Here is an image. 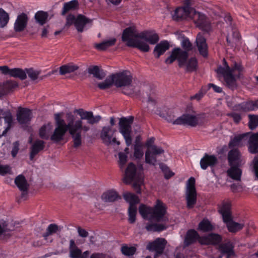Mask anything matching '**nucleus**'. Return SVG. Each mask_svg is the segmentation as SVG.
I'll list each match as a JSON object with an SVG mask.
<instances>
[{"label":"nucleus","instance_id":"nucleus-1","mask_svg":"<svg viewBox=\"0 0 258 258\" xmlns=\"http://www.w3.org/2000/svg\"><path fill=\"white\" fill-rule=\"evenodd\" d=\"M121 39L123 42H126V46L137 48L144 52L150 50L148 42L151 44H155L159 40L158 35L154 31H144L138 33L132 27L126 28L123 30Z\"/></svg>","mask_w":258,"mask_h":258},{"label":"nucleus","instance_id":"nucleus-2","mask_svg":"<svg viewBox=\"0 0 258 258\" xmlns=\"http://www.w3.org/2000/svg\"><path fill=\"white\" fill-rule=\"evenodd\" d=\"M224 67H219L216 70L217 74L224 77L226 86L232 90L236 88V79L239 78L244 71V68L240 62H233L230 67L225 59Z\"/></svg>","mask_w":258,"mask_h":258},{"label":"nucleus","instance_id":"nucleus-3","mask_svg":"<svg viewBox=\"0 0 258 258\" xmlns=\"http://www.w3.org/2000/svg\"><path fill=\"white\" fill-rule=\"evenodd\" d=\"M114 86L120 88L122 93L126 95H138L139 90L132 84L133 76L127 70L111 74Z\"/></svg>","mask_w":258,"mask_h":258},{"label":"nucleus","instance_id":"nucleus-4","mask_svg":"<svg viewBox=\"0 0 258 258\" xmlns=\"http://www.w3.org/2000/svg\"><path fill=\"white\" fill-rule=\"evenodd\" d=\"M139 211L142 217L145 219L154 220L156 222H167L168 218L165 216L166 207L165 205L157 200L153 208L141 205L139 208Z\"/></svg>","mask_w":258,"mask_h":258},{"label":"nucleus","instance_id":"nucleus-5","mask_svg":"<svg viewBox=\"0 0 258 258\" xmlns=\"http://www.w3.org/2000/svg\"><path fill=\"white\" fill-rule=\"evenodd\" d=\"M140 170L137 171L136 165L130 163L128 164L122 179L123 182L126 184H130L133 182V187L137 193H141V186L143 183L144 177L142 173L143 166L141 165Z\"/></svg>","mask_w":258,"mask_h":258},{"label":"nucleus","instance_id":"nucleus-6","mask_svg":"<svg viewBox=\"0 0 258 258\" xmlns=\"http://www.w3.org/2000/svg\"><path fill=\"white\" fill-rule=\"evenodd\" d=\"M92 20L83 15L79 14L76 17L73 14H69L66 17V21L64 28L68 29L74 25L77 31L82 33L84 31L85 26L87 24H92Z\"/></svg>","mask_w":258,"mask_h":258},{"label":"nucleus","instance_id":"nucleus-7","mask_svg":"<svg viewBox=\"0 0 258 258\" xmlns=\"http://www.w3.org/2000/svg\"><path fill=\"white\" fill-rule=\"evenodd\" d=\"M134 120V117L130 116L128 117H122L119 119V131L125 139L127 147L132 144V139L131 136L132 124Z\"/></svg>","mask_w":258,"mask_h":258},{"label":"nucleus","instance_id":"nucleus-8","mask_svg":"<svg viewBox=\"0 0 258 258\" xmlns=\"http://www.w3.org/2000/svg\"><path fill=\"white\" fill-rule=\"evenodd\" d=\"M205 118V114H190L186 113L178 117L173 122V124H186L190 126L195 127L198 124L203 122Z\"/></svg>","mask_w":258,"mask_h":258},{"label":"nucleus","instance_id":"nucleus-9","mask_svg":"<svg viewBox=\"0 0 258 258\" xmlns=\"http://www.w3.org/2000/svg\"><path fill=\"white\" fill-rule=\"evenodd\" d=\"M13 124V116L10 110L0 109V138L5 136Z\"/></svg>","mask_w":258,"mask_h":258},{"label":"nucleus","instance_id":"nucleus-10","mask_svg":"<svg viewBox=\"0 0 258 258\" xmlns=\"http://www.w3.org/2000/svg\"><path fill=\"white\" fill-rule=\"evenodd\" d=\"M188 56V52L181 50L180 48H175L172 50L170 56L166 59L165 62L171 64L175 59H177L179 67H183Z\"/></svg>","mask_w":258,"mask_h":258},{"label":"nucleus","instance_id":"nucleus-11","mask_svg":"<svg viewBox=\"0 0 258 258\" xmlns=\"http://www.w3.org/2000/svg\"><path fill=\"white\" fill-rule=\"evenodd\" d=\"M191 19L197 26L203 31L209 33L212 30L210 21L204 14L197 12L195 10Z\"/></svg>","mask_w":258,"mask_h":258},{"label":"nucleus","instance_id":"nucleus-12","mask_svg":"<svg viewBox=\"0 0 258 258\" xmlns=\"http://www.w3.org/2000/svg\"><path fill=\"white\" fill-rule=\"evenodd\" d=\"M82 127V120H78L75 121L74 127L70 128L69 133L73 139V147L78 148L82 145V139L81 132L80 131Z\"/></svg>","mask_w":258,"mask_h":258},{"label":"nucleus","instance_id":"nucleus-13","mask_svg":"<svg viewBox=\"0 0 258 258\" xmlns=\"http://www.w3.org/2000/svg\"><path fill=\"white\" fill-rule=\"evenodd\" d=\"M17 120L22 125L29 124L32 118V110L28 108L19 107L16 113Z\"/></svg>","mask_w":258,"mask_h":258},{"label":"nucleus","instance_id":"nucleus-14","mask_svg":"<svg viewBox=\"0 0 258 258\" xmlns=\"http://www.w3.org/2000/svg\"><path fill=\"white\" fill-rule=\"evenodd\" d=\"M115 131V130H112L110 126H104L102 128L100 133V138L104 144L106 145L114 144L117 145H120V142L117 141L116 138H112Z\"/></svg>","mask_w":258,"mask_h":258},{"label":"nucleus","instance_id":"nucleus-15","mask_svg":"<svg viewBox=\"0 0 258 258\" xmlns=\"http://www.w3.org/2000/svg\"><path fill=\"white\" fill-rule=\"evenodd\" d=\"M194 10V8L188 6L179 7L174 11L172 15L173 19L177 21L187 18L191 19Z\"/></svg>","mask_w":258,"mask_h":258},{"label":"nucleus","instance_id":"nucleus-16","mask_svg":"<svg viewBox=\"0 0 258 258\" xmlns=\"http://www.w3.org/2000/svg\"><path fill=\"white\" fill-rule=\"evenodd\" d=\"M164 150L160 147L154 146L151 149H148L145 153V162L147 163L155 165L157 162L158 155L163 154Z\"/></svg>","mask_w":258,"mask_h":258},{"label":"nucleus","instance_id":"nucleus-17","mask_svg":"<svg viewBox=\"0 0 258 258\" xmlns=\"http://www.w3.org/2000/svg\"><path fill=\"white\" fill-rule=\"evenodd\" d=\"M61 115L62 113H56L54 115V118L56 125V127H60V128H63L70 131V128L73 127L74 125V116L71 113L67 114V119L69 121L68 123L67 124L64 120L61 118Z\"/></svg>","mask_w":258,"mask_h":258},{"label":"nucleus","instance_id":"nucleus-18","mask_svg":"<svg viewBox=\"0 0 258 258\" xmlns=\"http://www.w3.org/2000/svg\"><path fill=\"white\" fill-rule=\"evenodd\" d=\"M0 71L4 75H9L11 77L18 78L21 80L27 78L25 71L20 68L10 69L7 66H2Z\"/></svg>","mask_w":258,"mask_h":258},{"label":"nucleus","instance_id":"nucleus-19","mask_svg":"<svg viewBox=\"0 0 258 258\" xmlns=\"http://www.w3.org/2000/svg\"><path fill=\"white\" fill-rule=\"evenodd\" d=\"M166 240L164 238H157L154 241L150 243L147 246V249L156 251L155 256L163 253L166 244Z\"/></svg>","mask_w":258,"mask_h":258},{"label":"nucleus","instance_id":"nucleus-20","mask_svg":"<svg viewBox=\"0 0 258 258\" xmlns=\"http://www.w3.org/2000/svg\"><path fill=\"white\" fill-rule=\"evenodd\" d=\"M76 112L80 116L81 120H87L88 123L94 124L98 123L101 119L100 115L94 116L92 111H84L83 109L76 110Z\"/></svg>","mask_w":258,"mask_h":258},{"label":"nucleus","instance_id":"nucleus-21","mask_svg":"<svg viewBox=\"0 0 258 258\" xmlns=\"http://www.w3.org/2000/svg\"><path fill=\"white\" fill-rule=\"evenodd\" d=\"M218 163L217 157L214 155L205 154L201 159L200 166L202 169L206 170L208 167H213Z\"/></svg>","mask_w":258,"mask_h":258},{"label":"nucleus","instance_id":"nucleus-22","mask_svg":"<svg viewBox=\"0 0 258 258\" xmlns=\"http://www.w3.org/2000/svg\"><path fill=\"white\" fill-rule=\"evenodd\" d=\"M228 161L229 166H240L242 159L239 150L233 149L229 151L228 153Z\"/></svg>","mask_w":258,"mask_h":258},{"label":"nucleus","instance_id":"nucleus-23","mask_svg":"<svg viewBox=\"0 0 258 258\" xmlns=\"http://www.w3.org/2000/svg\"><path fill=\"white\" fill-rule=\"evenodd\" d=\"M240 36L236 28H231V31L228 32L226 37V41L228 46L235 48L238 45L240 40Z\"/></svg>","mask_w":258,"mask_h":258},{"label":"nucleus","instance_id":"nucleus-24","mask_svg":"<svg viewBox=\"0 0 258 258\" xmlns=\"http://www.w3.org/2000/svg\"><path fill=\"white\" fill-rule=\"evenodd\" d=\"M234 244L230 241L221 243L219 246V250L223 255H226V258L235 256L234 250Z\"/></svg>","mask_w":258,"mask_h":258},{"label":"nucleus","instance_id":"nucleus-25","mask_svg":"<svg viewBox=\"0 0 258 258\" xmlns=\"http://www.w3.org/2000/svg\"><path fill=\"white\" fill-rule=\"evenodd\" d=\"M231 205L229 201H223L219 207L218 211L222 215L224 222H228L231 220Z\"/></svg>","mask_w":258,"mask_h":258},{"label":"nucleus","instance_id":"nucleus-26","mask_svg":"<svg viewBox=\"0 0 258 258\" xmlns=\"http://www.w3.org/2000/svg\"><path fill=\"white\" fill-rule=\"evenodd\" d=\"M28 17L25 13H22L18 16L14 24V30L16 32L23 31L27 26Z\"/></svg>","mask_w":258,"mask_h":258},{"label":"nucleus","instance_id":"nucleus-27","mask_svg":"<svg viewBox=\"0 0 258 258\" xmlns=\"http://www.w3.org/2000/svg\"><path fill=\"white\" fill-rule=\"evenodd\" d=\"M61 229L62 227L56 224H50L47 227L46 231L42 234V236L45 241L48 242L51 235L60 232ZM52 241L53 240L51 239L49 240V242H52Z\"/></svg>","mask_w":258,"mask_h":258},{"label":"nucleus","instance_id":"nucleus-28","mask_svg":"<svg viewBox=\"0 0 258 258\" xmlns=\"http://www.w3.org/2000/svg\"><path fill=\"white\" fill-rule=\"evenodd\" d=\"M196 43L200 54L204 57H207L208 55V46L206 39L200 33L197 35Z\"/></svg>","mask_w":258,"mask_h":258},{"label":"nucleus","instance_id":"nucleus-29","mask_svg":"<svg viewBox=\"0 0 258 258\" xmlns=\"http://www.w3.org/2000/svg\"><path fill=\"white\" fill-rule=\"evenodd\" d=\"M222 240L220 235L217 234H210L207 236L202 237L200 238V243L201 244H217Z\"/></svg>","mask_w":258,"mask_h":258},{"label":"nucleus","instance_id":"nucleus-30","mask_svg":"<svg viewBox=\"0 0 258 258\" xmlns=\"http://www.w3.org/2000/svg\"><path fill=\"white\" fill-rule=\"evenodd\" d=\"M201 237L196 230L193 229L189 230L186 233L184 240V245L185 246H188L195 243L197 240H198L200 242V238Z\"/></svg>","mask_w":258,"mask_h":258},{"label":"nucleus","instance_id":"nucleus-31","mask_svg":"<svg viewBox=\"0 0 258 258\" xmlns=\"http://www.w3.org/2000/svg\"><path fill=\"white\" fill-rule=\"evenodd\" d=\"M169 48V43L167 41H161L157 44L154 49L153 53L156 58H158Z\"/></svg>","mask_w":258,"mask_h":258},{"label":"nucleus","instance_id":"nucleus-32","mask_svg":"<svg viewBox=\"0 0 258 258\" xmlns=\"http://www.w3.org/2000/svg\"><path fill=\"white\" fill-rule=\"evenodd\" d=\"M248 151L252 154L258 153V132L252 134L249 137Z\"/></svg>","mask_w":258,"mask_h":258},{"label":"nucleus","instance_id":"nucleus-33","mask_svg":"<svg viewBox=\"0 0 258 258\" xmlns=\"http://www.w3.org/2000/svg\"><path fill=\"white\" fill-rule=\"evenodd\" d=\"M45 147V142L42 140H36L32 145L30 150V158L32 160L34 157Z\"/></svg>","mask_w":258,"mask_h":258},{"label":"nucleus","instance_id":"nucleus-34","mask_svg":"<svg viewBox=\"0 0 258 258\" xmlns=\"http://www.w3.org/2000/svg\"><path fill=\"white\" fill-rule=\"evenodd\" d=\"M230 168L227 171V175L233 180L240 181L242 174L241 170L239 168L240 166H230Z\"/></svg>","mask_w":258,"mask_h":258},{"label":"nucleus","instance_id":"nucleus-35","mask_svg":"<svg viewBox=\"0 0 258 258\" xmlns=\"http://www.w3.org/2000/svg\"><path fill=\"white\" fill-rule=\"evenodd\" d=\"M79 2L78 0H72L63 4V6L61 12L62 16L65 15L67 13L71 11H75L79 8Z\"/></svg>","mask_w":258,"mask_h":258},{"label":"nucleus","instance_id":"nucleus-36","mask_svg":"<svg viewBox=\"0 0 258 258\" xmlns=\"http://www.w3.org/2000/svg\"><path fill=\"white\" fill-rule=\"evenodd\" d=\"M14 224L13 222L7 223L6 222L0 224V236L3 234L7 237H10L12 236L10 232L15 230Z\"/></svg>","mask_w":258,"mask_h":258},{"label":"nucleus","instance_id":"nucleus-37","mask_svg":"<svg viewBox=\"0 0 258 258\" xmlns=\"http://www.w3.org/2000/svg\"><path fill=\"white\" fill-rule=\"evenodd\" d=\"M120 199V197L113 190H108L101 196V199L105 202H113Z\"/></svg>","mask_w":258,"mask_h":258},{"label":"nucleus","instance_id":"nucleus-38","mask_svg":"<svg viewBox=\"0 0 258 258\" xmlns=\"http://www.w3.org/2000/svg\"><path fill=\"white\" fill-rule=\"evenodd\" d=\"M176 112L172 109H169L166 107L163 108V110L159 113V115L164 118L168 122H172L175 120Z\"/></svg>","mask_w":258,"mask_h":258},{"label":"nucleus","instance_id":"nucleus-39","mask_svg":"<svg viewBox=\"0 0 258 258\" xmlns=\"http://www.w3.org/2000/svg\"><path fill=\"white\" fill-rule=\"evenodd\" d=\"M67 130L60 127H55L53 134L50 136V140L54 143H58L63 139Z\"/></svg>","mask_w":258,"mask_h":258},{"label":"nucleus","instance_id":"nucleus-40","mask_svg":"<svg viewBox=\"0 0 258 258\" xmlns=\"http://www.w3.org/2000/svg\"><path fill=\"white\" fill-rule=\"evenodd\" d=\"M185 198L188 209H192L197 203L196 191H186Z\"/></svg>","mask_w":258,"mask_h":258},{"label":"nucleus","instance_id":"nucleus-41","mask_svg":"<svg viewBox=\"0 0 258 258\" xmlns=\"http://www.w3.org/2000/svg\"><path fill=\"white\" fill-rule=\"evenodd\" d=\"M88 73L93 75V77L98 80H102L106 76L103 70H100L97 66H91L88 69Z\"/></svg>","mask_w":258,"mask_h":258},{"label":"nucleus","instance_id":"nucleus-42","mask_svg":"<svg viewBox=\"0 0 258 258\" xmlns=\"http://www.w3.org/2000/svg\"><path fill=\"white\" fill-rule=\"evenodd\" d=\"M79 69V67L78 66L73 63H69L60 67L59 72L60 75H64L67 74L73 73Z\"/></svg>","mask_w":258,"mask_h":258},{"label":"nucleus","instance_id":"nucleus-43","mask_svg":"<svg viewBox=\"0 0 258 258\" xmlns=\"http://www.w3.org/2000/svg\"><path fill=\"white\" fill-rule=\"evenodd\" d=\"M116 42V38H112L109 40L103 41L101 43L96 44L95 47L99 50L104 51L108 48L113 46L115 44Z\"/></svg>","mask_w":258,"mask_h":258},{"label":"nucleus","instance_id":"nucleus-44","mask_svg":"<svg viewBox=\"0 0 258 258\" xmlns=\"http://www.w3.org/2000/svg\"><path fill=\"white\" fill-rule=\"evenodd\" d=\"M250 133H247L243 134H241L235 137L229 143V146L230 148L234 147L236 146H242V141L245 139Z\"/></svg>","mask_w":258,"mask_h":258},{"label":"nucleus","instance_id":"nucleus-45","mask_svg":"<svg viewBox=\"0 0 258 258\" xmlns=\"http://www.w3.org/2000/svg\"><path fill=\"white\" fill-rule=\"evenodd\" d=\"M18 83L15 81L7 80L4 82L1 86V89L4 93H7L13 91L16 88L18 87Z\"/></svg>","mask_w":258,"mask_h":258},{"label":"nucleus","instance_id":"nucleus-46","mask_svg":"<svg viewBox=\"0 0 258 258\" xmlns=\"http://www.w3.org/2000/svg\"><path fill=\"white\" fill-rule=\"evenodd\" d=\"M185 71L192 72L196 71L198 67V61L195 57H191L188 60L186 59L185 63L183 65Z\"/></svg>","mask_w":258,"mask_h":258},{"label":"nucleus","instance_id":"nucleus-47","mask_svg":"<svg viewBox=\"0 0 258 258\" xmlns=\"http://www.w3.org/2000/svg\"><path fill=\"white\" fill-rule=\"evenodd\" d=\"M15 183L20 190L28 189L29 184L25 176L23 175H19L17 176L15 180Z\"/></svg>","mask_w":258,"mask_h":258},{"label":"nucleus","instance_id":"nucleus-48","mask_svg":"<svg viewBox=\"0 0 258 258\" xmlns=\"http://www.w3.org/2000/svg\"><path fill=\"white\" fill-rule=\"evenodd\" d=\"M52 126L50 124L43 125L39 130V136L42 139L48 140L51 133Z\"/></svg>","mask_w":258,"mask_h":258},{"label":"nucleus","instance_id":"nucleus-49","mask_svg":"<svg viewBox=\"0 0 258 258\" xmlns=\"http://www.w3.org/2000/svg\"><path fill=\"white\" fill-rule=\"evenodd\" d=\"M227 225V228L229 232L235 233L244 227L243 224L238 223L232 221V219L228 222H224Z\"/></svg>","mask_w":258,"mask_h":258},{"label":"nucleus","instance_id":"nucleus-50","mask_svg":"<svg viewBox=\"0 0 258 258\" xmlns=\"http://www.w3.org/2000/svg\"><path fill=\"white\" fill-rule=\"evenodd\" d=\"M48 17L47 12L40 11L37 12L35 15V19L36 21L40 25H43L47 22Z\"/></svg>","mask_w":258,"mask_h":258},{"label":"nucleus","instance_id":"nucleus-51","mask_svg":"<svg viewBox=\"0 0 258 258\" xmlns=\"http://www.w3.org/2000/svg\"><path fill=\"white\" fill-rule=\"evenodd\" d=\"M167 227L163 224L148 223L146 226V229L148 231L160 232L166 229Z\"/></svg>","mask_w":258,"mask_h":258},{"label":"nucleus","instance_id":"nucleus-52","mask_svg":"<svg viewBox=\"0 0 258 258\" xmlns=\"http://www.w3.org/2000/svg\"><path fill=\"white\" fill-rule=\"evenodd\" d=\"M125 201L130 203V206H136L140 202L139 198L134 194L126 193L123 195Z\"/></svg>","mask_w":258,"mask_h":258},{"label":"nucleus","instance_id":"nucleus-53","mask_svg":"<svg viewBox=\"0 0 258 258\" xmlns=\"http://www.w3.org/2000/svg\"><path fill=\"white\" fill-rule=\"evenodd\" d=\"M112 85H114V83L111 75L108 76L105 79L104 81L99 83L97 85L98 88L101 90H105L108 89L110 88Z\"/></svg>","mask_w":258,"mask_h":258},{"label":"nucleus","instance_id":"nucleus-54","mask_svg":"<svg viewBox=\"0 0 258 258\" xmlns=\"http://www.w3.org/2000/svg\"><path fill=\"white\" fill-rule=\"evenodd\" d=\"M9 15L3 9L0 8V28L7 26L9 21Z\"/></svg>","mask_w":258,"mask_h":258},{"label":"nucleus","instance_id":"nucleus-55","mask_svg":"<svg viewBox=\"0 0 258 258\" xmlns=\"http://www.w3.org/2000/svg\"><path fill=\"white\" fill-rule=\"evenodd\" d=\"M198 229L203 232H208L213 229V226L208 220H203L199 223Z\"/></svg>","mask_w":258,"mask_h":258},{"label":"nucleus","instance_id":"nucleus-56","mask_svg":"<svg viewBox=\"0 0 258 258\" xmlns=\"http://www.w3.org/2000/svg\"><path fill=\"white\" fill-rule=\"evenodd\" d=\"M237 109L244 111H252L254 110L253 101H249L246 102L238 104L237 106Z\"/></svg>","mask_w":258,"mask_h":258},{"label":"nucleus","instance_id":"nucleus-57","mask_svg":"<svg viewBox=\"0 0 258 258\" xmlns=\"http://www.w3.org/2000/svg\"><path fill=\"white\" fill-rule=\"evenodd\" d=\"M248 127L251 130H254L258 126V115L249 114Z\"/></svg>","mask_w":258,"mask_h":258},{"label":"nucleus","instance_id":"nucleus-58","mask_svg":"<svg viewBox=\"0 0 258 258\" xmlns=\"http://www.w3.org/2000/svg\"><path fill=\"white\" fill-rule=\"evenodd\" d=\"M25 71L32 81L36 80L41 73L40 71L36 70L33 68L26 69Z\"/></svg>","mask_w":258,"mask_h":258},{"label":"nucleus","instance_id":"nucleus-59","mask_svg":"<svg viewBox=\"0 0 258 258\" xmlns=\"http://www.w3.org/2000/svg\"><path fill=\"white\" fill-rule=\"evenodd\" d=\"M137 212L136 206H130L128 209V222L131 224L134 223L136 221V214Z\"/></svg>","mask_w":258,"mask_h":258},{"label":"nucleus","instance_id":"nucleus-60","mask_svg":"<svg viewBox=\"0 0 258 258\" xmlns=\"http://www.w3.org/2000/svg\"><path fill=\"white\" fill-rule=\"evenodd\" d=\"M121 251L123 254L130 256L135 254L136 248L134 246L128 247L124 245L121 247Z\"/></svg>","mask_w":258,"mask_h":258},{"label":"nucleus","instance_id":"nucleus-61","mask_svg":"<svg viewBox=\"0 0 258 258\" xmlns=\"http://www.w3.org/2000/svg\"><path fill=\"white\" fill-rule=\"evenodd\" d=\"M143 101L148 104V107L154 106L156 104L155 96L151 94L147 97H144Z\"/></svg>","mask_w":258,"mask_h":258},{"label":"nucleus","instance_id":"nucleus-62","mask_svg":"<svg viewBox=\"0 0 258 258\" xmlns=\"http://www.w3.org/2000/svg\"><path fill=\"white\" fill-rule=\"evenodd\" d=\"M118 157L119 167L122 169L127 162V156L124 153L119 152L118 153Z\"/></svg>","mask_w":258,"mask_h":258},{"label":"nucleus","instance_id":"nucleus-63","mask_svg":"<svg viewBox=\"0 0 258 258\" xmlns=\"http://www.w3.org/2000/svg\"><path fill=\"white\" fill-rule=\"evenodd\" d=\"M160 168L164 172L165 177L166 179L170 178L174 175V173L171 171L168 167L163 163L159 164Z\"/></svg>","mask_w":258,"mask_h":258},{"label":"nucleus","instance_id":"nucleus-64","mask_svg":"<svg viewBox=\"0 0 258 258\" xmlns=\"http://www.w3.org/2000/svg\"><path fill=\"white\" fill-rule=\"evenodd\" d=\"M144 155V152L143 151V147H134V156L136 159H141Z\"/></svg>","mask_w":258,"mask_h":258}]
</instances>
